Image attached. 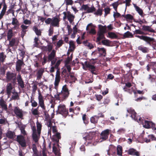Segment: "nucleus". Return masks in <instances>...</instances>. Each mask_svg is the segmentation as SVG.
<instances>
[{
	"instance_id": "nucleus-8",
	"label": "nucleus",
	"mask_w": 156,
	"mask_h": 156,
	"mask_svg": "<svg viewBox=\"0 0 156 156\" xmlns=\"http://www.w3.org/2000/svg\"><path fill=\"white\" fill-rule=\"evenodd\" d=\"M83 66L85 65L86 67L89 68L90 70L93 74H96V68L94 65H92L89 62H88L87 61H85L84 63H82Z\"/></svg>"
},
{
	"instance_id": "nucleus-45",
	"label": "nucleus",
	"mask_w": 156,
	"mask_h": 156,
	"mask_svg": "<svg viewBox=\"0 0 156 156\" xmlns=\"http://www.w3.org/2000/svg\"><path fill=\"white\" fill-rule=\"evenodd\" d=\"M6 57V56L4 54L3 52L0 53V62H4Z\"/></svg>"
},
{
	"instance_id": "nucleus-3",
	"label": "nucleus",
	"mask_w": 156,
	"mask_h": 156,
	"mask_svg": "<svg viewBox=\"0 0 156 156\" xmlns=\"http://www.w3.org/2000/svg\"><path fill=\"white\" fill-rule=\"evenodd\" d=\"M145 32L154 33L155 31L151 27V26L144 25L142 26V30L139 29L136 30L134 32V34L141 35L148 34L147 33Z\"/></svg>"
},
{
	"instance_id": "nucleus-31",
	"label": "nucleus",
	"mask_w": 156,
	"mask_h": 156,
	"mask_svg": "<svg viewBox=\"0 0 156 156\" xmlns=\"http://www.w3.org/2000/svg\"><path fill=\"white\" fill-rule=\"evenodd\" d=\"M117 154L119 156H122V147L120 145L117 146Z\"/></svg>"
},
{
	"instance_id": "nucleus-29",
	"label": "nucleus",
	"mask_w": 156,
	"mask_h": 156,
	"mask_svg": "<svg viewBox=\"0 0 156 156\" xmlns=\"http://www.w3.org/2000/svg\"><path fill=\"white\" fill-rule=\"evenodd\" d=\"M95 134V132H90L86 136L84 137L83 138L86 140H91L92 139Z\"/></svg>"
},
{
	"instance_id": "nucleus-14",
	"label": "nucleus",
	"mask_w": 156,
	"mask_h": 156,
	"mask_svg": "<svg viewBox=\"0 0 156 156\" xmlns=\"http://www.w3.org/2000/svg\"><path fill=\"white\" fill-rule=\"evenodd\" d=\"M13 111L17 117L21 119H23V112L22 109L18 107H16L14 109Z\"/></svg>"
},
{
	"instance_id": "nucleus-60",
	"label": "nucleus",
	"mask_w": 156,
	"mask_h": 156,
	"mask_svg": "<svg viewBox=\"0 0 156 156\" xmlns=\"http://www.w3.org/2000/svg\"><path fill=\"white\" fill-rule=\"evenodd\" d=\"M114 78V76L112 74H109L107 76V78L105 80V82L106 83L107 81L109 80H112Z\"/></svg>"
},
{
	"instance_id": "nucleus-23",
	"label": "nucleus",
	"mask_w": 156,
	"mask_h": 156,
	"mask_svg": "<svg viewBox=\"0 0 156 156\" xmlns=\"http://www.w3.org/2000/svg\"><path fill=\"white\" fill-rule=\"evenodd\" d=\"M116 148L114 146H112L107 151L108 154V155H111L113 156H115L116 155Z\"/></svg>"
},
{
	"instance_id": "nucleus-19",
	"label": "nucleus",
	"mask_w": 156,
	"mask_h": 156,
	"mask_svg": "<svg viewBox=\"0 0 156 156\" xmlns=\"http://www.w3.org/2000/svg\"><path fill=\"white\" fill-rule=\"evenodd\" d=\"M143 125L144 128L147 129H149L151 127H154L155 126V124L152 122L147 120H144V125Z\"/></svg>"
},
{
	"instance_id": "nucleus-43",
	"label": "nucleus",
	"mask_w": 156,
	"mask_h": 156,
	"mask_svg": "<svg viewBox=\"0 0 156 156\" xmlns=\"http://www.w3.org/2000/svg\"><path fill=\"white\" fill-rule=\"evenodd\" d=\"M133 5L136 11L140 15L142 16L143 14V10L139 7L137 6L136 4H134Z\"/></svg>"
},
{
	"instance_id": "nucleus-52",
	"label": "nucleus",
	"mask_w": 156,
	"mask_h": 156,
	"mask_svg": "<svg viewBox=\"0 0 156 156\" xmlns=\"http://www.w3.org/2000/svg\"><path fill=\"white\" fill-rule=\"evenodd\" d=\"M86 116V114H83L82 116V119L84 124H87L89 123V121L88 118H87Z\"/></svg>"
},
{
	"instance_id": "nucleus-16",
	"label": "nucleus",
	"mask_w": 156,
	"mask_h": 156,
	"mask_svg": "<svg viewBox=\"0 0 156 156\" xmlns=\"http://www.w3.org/2000/svg\"><path fill=\"white\" fill-rule=\"evenodd\" d=\"M46 42L48 43V44L47 46H43L42 49L44 51L46 52L48 51V52H50L53 50H52L53 48V46L52 43L49 42L48 41H46Z\"/></svg>"
},
{
	"instance_id": "nucleus-13",
	"label": "nucleus",
	"mask_w": 156,
	"mask_h": 156,
	"mask_svg": "<svg viewBox=\"0 0 156 156\" xmlns=\"http://www.w3.org/2000/svg\"><path fill=\"white\" fill-rule=\"evenodd\" d=\"M111 131V130L108 129L102 131L100 134V138L103 140H105L107 139Z\"/></svg>"
},
{
	"instance_id": "nucleus-57",
	"label": "nucleus",
	"mask_w": 156,
	"mask_h": 156,
	"mask_svg": "<svg viewBox=\"0 0 156 156\" xmlns=\"http://www.w3.org/2000/svg\"><path fill=\"white\" fill-rule=\"evenodd\" d=\"M111 9L109 7H106L104 9L105 12V16H107L108 14H110Z\"/></svg>"
},
{
	"instance_id": "nucleus-22",
	"label": "nucleus",
	"mask_w": 156,
	"mask_h": 156,
	"mask_svg": "<svg viewBox=\"0 0 156 156\" xmlns=\"http://www.w3.org/2000/svg\"><path fill=\"white\" fill-rule=\"evenodd\" d=\"M11 23L12 25H14V27L12 28V29H16L19 28L20 24L19 22L16 18H12V21Z\"/></svg>"
},
{
	"instance_id": "nucleus-48",
	"label": "nucleus",
	"mask_w": 156,
	"mask_h": 156,
	"mask_svg": "<svg viewBox=\"0 0 156 156\" xmlns=\"http://www.w3.org/2000/svg\"><path fill=\"white\" fill-rule=\"evenodd\" d=\"M32 136L33 140L35 143L37 142L38 141L39 138L37 134V133H32Z\"/></svg>"
},
{
	"instance_id": "nucleus-33",
	"label": "nucleus",
	"mask_w": 156,
	"mask_h": 156,
	"mask_svg": "<svg viewBox=\"0 0 156 156\" xmlns=\"http://www.w3.org/2000/svg\"><path fill=\"white\" fill-rule=\"evenodd\" d=\"M98 119V116L94 115L91 117L90 118V121L91 123L95 125L97 123Z\"/></svg>"
},
{
	"instance_id": "nucleus-59",
	"label": "nucleus",
	"mask_w": 156,
	"mask_h": 156,
	"mask_svg": "<svg viewBox=\"0 0 156 156\" xmlns=\"http://www.w3.org/2000/svg\"><path fill=\"white\" fill-rule=\"evenodd\" d=\"M30 102L31 103V106L33 107H36L37 105V102L33 99H31Z\"/></svg>"
},
{
	"instance_id": "nucleus-26",
	"label": "nucleus",
	"mask_w": 156,
	"mask_h": 156,
	"mask_svg": "<svg viewBox=\"0 0 156 156\" xmlns=\"http://www.w3.org/2000/svg\"><path fill=\"white\" fill-rule=\"evenodd\" d=\"M105 33L99 31L97 33V35L98 36L96 39V42H98L101 40L105 39Z\"/></svg>"
},
{
	"instance_id": "nucleus-27",
	"label": "nucleus",
	"mask_w": 156,
	"mask_h": 156,
	"mask_svg": "<svg viewBox=\"0 0 156 156\" xmlns=\"http://www.w3.org/2000/svg\"><path fill=\"white\" fill-rule=\"evenodd\" d=\"M152 141H156V137L153 135H149L148 136V138L146 137L144 138V140L147 143L150 142L151 140Z\"/></svg>"
},
{
	"instance_id": "nucleus-2",
	"label": "nucleus",
	"mask_w": 156,
	"mask_h": 156,
	"mask_svg": "<svg viewBox=\"0 0 156 156\" xmlns=\"http://www.w3.org/2000/svg\"><path fill=\"white\" fill-rule=\"evenodd\" d=\"M69 92L67 85H64L62 88L61 92L57 93L54 97L56 100H63L67 98L69 96Z\"/></svg>"
},
{
	"instance_id": "nucleus-56",
	"label": "nucleus",
	"mask_w": 156,
	"mask_h": 156,
	"mask_svg": "<svg viewBox=\"0 0 156 156\" xmlns=\"http://www.w3.org/2000/svg\"><path fill=\"white\" fill-rule=\"evenodd\" d=\"M11 99L13 100H19L20 96L18 93H16V94L12 95Z\"/></svg>"
},
{
	"instance_id": "nucleus-62",
	"label": "nucleus",
	"mask_w": 156,
	"mask_h": 156,
	"mask_svg": "<svg viewBox=\"0 0 156 156\" xmlns=\"http://www.w3.org/2000/svg\"><path fill=\"white\" fill-rule=\"evenodd\" d=\"M150 66H153V69L154 72L156 73V62H152L150 63Z\"/></svg>"
},
{
	"instance_id": "nucleus-20",
	"label": "nucleus",
	"mask_w": 156,
	"mask_h": 156,
	"mask_svg": "<svg viewBox=\"0 0 156 156\" xmlns=\"http://www.w3.org/2000/svg\"><path fill=\"white\" fill-rule=\"evenodd\" d=\"M0 106L2 110L7 112L8 108L6 103L2 98H1L0 99Z\"/></svg>"
},
{
	"instance_id": "nucleus-37",
	"label": "nucleus",
	"mask_w": 156,
	"mask_h": 156,
	"mask_svg": "<svg viewBox=\"0 0 156 156\" xmlns=\"http://www.w3.org/2000/svg\"><path fill=\"white\" fill-rule=\"evenodd\" d=\"M82 43L85 46L88 47L90 49L94 48L93 45L90 43L88 42L87 40L83 41Z\"/></svg>"
},
{
	"instance_id": "nucleus-39",
	"label": "nucleus",
	"mask_w": 156,
	"mask_h": 156,
	"mask_svg": "<svg viewBox=\"0 0 156 156\" xmlns=\"http://www.w3.org/2000/svg\"><path fill=\"white\" fill-rule=\"evenodd\" d=\"M13 36L12 29H9L7 34V40H9L12 39Z\"/></svg>"
},
{
	"instance_id": "nucleus-24",
	"label": "nucleus",
	"mask_w": 156,
	"mask_h": 156,
	"mask_svg": "<svg viewBox=\"0 0 156 156\" xmlns=\"http://www.w3.org/2000/svg\"><path fill=\"white\" fill-rule=\"evenodd\" d=\"M44 72V68H41L39 69L37 71L36 74L37 80H40L42 78V77Z\"/></svg>"
},
{
	"instance_id": "nucleus-18",
	"label": "nucleus",
	"mask_w": 156,
	"mask_h": 156,
	"mask_svg": "<svg viewBox=\"0 0 156 156\" xmlns=\"http://www.w3.org/2000/svg\"><path fill=\"white\" fill-rule=\"evenodd\" d=\"M137 49L145 54L148 53L150 51V49L148 48L145 47L143 45H141L138 46Z\"/></svg>"
},
{
	"instance_id": "nucleus-40",
	"label": "nucleus",
	"mask_w": 156,
	"mask_h": 156,
	"mask_svg": "<svg viewBox=\"0 0 156 156\" xmlns=\"http://www.w3.org/2000/svg\"><path fill=\"white\" fill-rule=\"evenodd\" d=\"M18 127L21 131V133L24 136L26 135L27 133L25 130V126L23 125H19Z\"/></svg>"
},
{
	"instance_id": "nucleus-5",
	"label": "nucleus",
	"mask_w": 156,
	"mask_h": 156,
	"mask_svg": "<svg viewBox=\"0 0 156 156\" xmlns=\"http://www.w3.org/2000/svg\"><path fill=\"white\" fill-rule=\"evenodd\" d=\"M38 100L39 106H40L42 109L43 112L45 115L47 114V111L44 103V97L41 93H39L38 97Z\"/></svg>"
},
{
	"instance_id": "nucleus-41",
	"label": "nucleus",
	"mask_w": 156,
	"mask_h": 156,
	"mask_svg": "<svg viewBox=\"0 0 156 156\" xmlns=\"http://www.w3.org/2000/svg\"><path fill=\"white\" fill-rule=\"evenodd\" d=\"M94 14L96 16H101L103 14V9L102 8H100L99 7L96 11L94 12Z\"/></svg>"
},
{
	"instance_id": "nucleus-51",
	"label": "nucleus",
	"mask_w": 156,
	"mask_h": 156,
	"mask_svg": "<svg viewBox=\"0 0 156 156\" xmlns=\"http://www.w3.org/2000/svg\"><path fill=\"white\" fill-rule=\"evenodd\" d=\"M101 27L99 28V31L105 34L106 33L107 26L106 25L103 26L102 25H99Z\"/></svg>"
},
{
	"instance_id": "nucleus-61",
	"label": "nucleus",
	"mask_w": 156,
	"mask_h": 156,
	"mask_svg": "<svg viewBox=\"0 0 156 156\" xmlns=\"http://www.w3.org/2000/svg\"><path fill=\"white\" fill-rule=\"evenodd\" d=\"M133 19V17L131 15L127 14L126 15V20H132Z\"/></svg>"
},
{
	"instance_id": "nucleus-49",
	"label": "nucleus",
	"mask_w": 156,
	"mask_h": 156,
	"mask_svg": "<svg viewBox=\"0 0 156 156\" xmlns=\"http://www.w3.org/2000/svg\"><path fill=\"white\" fill-rule=\"evenodd\" d=\"M32 150L34 152V154L36 155H38V151L37 150L36 146L35 144H33L32 145Z\"/></svg>"
},
{
	"instance_id": "nucleus-28",
	"label": "nucleus",
	"mask_w": 156,
	"mask_h": 156,
	"mask_svg": "<svg viewBox=\"0 0 156 156\" xmlns=\"http://www.w3.org/2000/svg\"><path fill=\"white\" fill-rule=\"evenodd\" d=\"M97 50L99 52L100 56L103 57H105L106 54V50L104 48H100L98 47Z\"/></svg>"
},
{
	"instance_id": "nucleus-54",
	"label": "nucleus",
	"mask_w": 156,
	"mask_h": 156,
	"mask_svg": "<svg viewBox=\"0 0 156 156\" xmlns=\"http://www.w3.org/2000/svg\"><path fill=\"white\" fill-rule=\"evenodd\" d=\"M60 80V77L55 76L54 85L55 87L58 86Z\"/></svg>"
},
{
	"instance_id": "nucleus-10",
	"label": "nucleus",
	"mask_w": 156,
	"mask_h": 156,
	"mask_svg": "<svg viewBox=\"0 0 156 156\" xmlns=\"http://www.w3.org/2000/svg\"><path fill=\"white\" fill-rule=\"evenodd\" d=\"M16 141L22 147H26V140L23 136L22 135H18L16 137Z\"/></svg>"
},
{
	"instance_id": "nucleus-35",
	"label": "nucleus",
	"mask_w": 156,
	"mask_h": 156,
	"mask_svg": "<svg viewBox=\"0 0 156 156\" xmlns=\"http://www.w3.org/2000/svg\"><path fill=\"white\" fill-rule=\"evenodd\" d=\"M62 76L65 78L66 81H67L69 76V74L67 73V70L66 69H64L62 72Z\"/></svg>"
},
{
	"instance_id": "nucleus-32",
	"label": "nucleus",
	"mask_w": 156,
	"mask_h": 156,
	"mask_svg": "<svg viewBox=\"0 0 156 156\" xmlns=\"http://www.w3.org/2000/svg\"><path fill=\"white\" fill-rule=\"evenodd\" d=\"M125 68L126 70V73H128L130 71V69L133 66V64L131 63H128L125 64L124 65Z\"/></svg>"
},
{
	"instance_id": "nucleus-21",
	"label": "nucleus",
	"mask_w": 156,
	"mask_h": 156,
	"mask_svg": "<svg viewBox=\"0 0 156 156\" xmlns=\"http://www.w3.org/2000/svg\"><path fill=\"white\" fill-rule=\"evenodd\" d=\"M12 83H8L6 86V92L8 96L10 95L11 91L13 88H14L12 86Z\"/></svg>"
},
{
	"instance_id": "nucleus-42",
	"label": "nucleus",
	"mask_w": 156,
	"mask_h": 156,
	"mask_svg": "<svg viewBox=\"0 0 156 156\" xmlns=\"http://www.w3.org/2000/svg\"><path fill=\"white\" fill-rule=\"evenodd\" d=\"M37 83L38 82L36 81L34 82L33 85L32 86V92L34 94L35 93L36 90L38 89Z\"/></svg>"
},
{
	"instance_id": "nucleus-44",
	"label": "nucleus",
	"mask_w": 156,
	"mask_h": 156,
	"mask_svg": "<svg viewBox=\"0 0 156 156\" xmlns=\"http://www.w3.org/2000/svg\"><path fill=\"white\" fill-rule=\"evenodd\" d=\"M123 37L124 38L129 37H133V36L131 33L129 31H127L124 34Z\"/></svg>"
},
{
	"instance_id": "nucleus-12",
	"label": "nucleus",
	"mask_w": 156,
	"mask_h": 156,
	"mask_svg": "<svg viewBox=\"0 0 156 156\" xmlns=\"http://www.w3.org/2000/svg\"><path fill=\"white\" fill-rule=\"evenodd\" d=\"M60 18L59 16H55L52 19V21L51 25L54 27H58L59 26Z\"/></svg>"
},
{
	"instance_id": "nucleus-25",
	"label": "nucleus",
	"mask_w": 156,
	"mask_h": 156,
	"mask_svg": "<svg viewBox=\"0 0 156 156\" xmlns=\"http://www.w3.org/2000/svg\"><path fill=\"white\" fill-rule=\"evenodd\" d=\"M127 112L131 115V117L133 119H136V113L134 110L132 108H128L127 109Z\"/></svg>"
},
{
	"instance_id": "nucleus-7",
	"label": "nucleus",
	"mask_w": 156,
	"mask_h": 156,
	"mask_svg": "<svg viewBox=\"0 0 156 156\" xmlns=\"http://www.w3.org/2000/svg\"><path fill=\"white\" fill-rule=\"evenodd\" d=\"M80 10H84L86 11L85 13H93L96 11V9L94 7L93 5L91 7H89L87 4H83L81 6L80 9Z\"/></svg>"
},
{
	"instance_id": "nucleus-55",
	"label": "nucleus",
	"mask_w": 156,
	"mask_h": 156,
	"mask_svg": "<svg viewBox=\"0 0 156 156\" xmlns=\"http://www.w3.org/2000/svg\"><path fill=\"white\" fill-rule=\"evenodd\" d=\"M101 43L104 45H105L108 46H110V41H109L108 40L106 39L103 40L101 41Z\"/></svg>"
},
{
	"instance_id": "nucleus-47",
	"label": "nucleus",
	"mask_w": 156,
	"mask_h": 156,
	"mask_svg": "<svg viewBox=\"0 0 156 156\" xmlns=\"http://www.w3.org/2000/svg\"><path fill=\"white\" fill-rule=\"evenodd\" d=\"M136 119H134V120L137 121L138 123L144 125V120L143 119L140 117L136 116Z\"/></svg>"
},
{
	"instance_id": "nucleus-63",
	"label": "nucleus",
	"mask_w": 156,
	"mask_h": 156,
	"mask_svg": "<svg viewBox=\"0 0 156 156\" xmlns=\"http://www.w3.org/2000/svg\"><path fill=\"white\" fill-rule=\"evenodd\" d=\"M47 58L48 57L45 55L44 56L42 60V65H44L47 62Z\"/></svg>"
},
{
	"instance_id": "nucleus-30",
	"label": "nucleus",
	"mask_w": 156,
	"mask_h": 156,
	"mask_svg": "<svg viewBox=\"0 0 156 156\" xmlns=\"http://www.w3.org/2000/svg\"><path fill=\"white\" fill-rule=\"evenodd\" d=\"M67 18L68 20L69 21V22L71 23L74 20V19L75 18V16L71 13V12L69 11H68L67 12Z\"/></svg>"
},
{
	"instance_id": "nucleus-15",
	"label": "nucleus",
	"mask_w": 156,
	"mask_h": 156,
	"mask_svg": "<svg viewBox=\"0 0 156 156\" xmlns=\"http://www.w3.org/2000/svg\"><path fill=\"white\" fill-rule=\"evenodd\" d=\"M9 41V43L8 45V47H13L14 46H17L19 43L17 38H13L9 40H7ZM14 49V48H12Z\"/></svg>"
},
{
	"instance_id": "nucleus-38",
	"label": "nucleus",
	"mask_w": 156,
	"mask_h": 156,
	"mask_svg": "<svg viewBox=\"0 0 156 156\" xmlns=\"http://www.w3.org/2000/svg\"><path fill=\"white\" fill-rule=\"evenodd\" d=\"M15 134L14 132L10 131L6 133V136L9 138L12 139L14 138Z\"/></svg>"
},
{
	"instance_id": "nucleus-17",
	"label": "nucleus",
	"mask_w": 156,
	"mask_h": 156,
	"mask_svg": "<svg viewBox=\"0 0 156 156\" xmlns=\"http://www.w3.org/2000/svg\"><path fill=\"white\" fill-rule=\"evenodd\" d=\"M126 152L129 155L135 156H140L139 152L133 148H130Z\"/></svg>"
},
{
	"instance_id": "nucleus-11",
	"label": "nucleus",
	"mask_w": 156,
	"mask_h": 156,
	"mask_svg": "<svg viewBox=\"0 0 156 156\" xmlns=\"http://www.w3.org/2000/svg\"><path fill=\"white\" fill-rule=\"evenodd\" d=\"M17 60L16 62V71L20 72L22 67L25 65V63L23 59H18V58H17Z\"/></svg>"
},
{
	"instance_id": "nucleus-36",
	"label": "nucleus",
	"mask_w": 156,
	"mask_h": 156,
	"mask_svg": "<svg viewBox=\"0 0 156 156\" xmlns=\"http://www.w3.org/2000/svg\"><path fill=\"white\" fill-rule=\"evenodd\" d=\"M33 30L35 32L36 34L38 36H41V32L40 30H39L37 27L34 26L33 27Z\"/></svg>"
},
{
	"instance_id": "nucleus-58",
	"label": "nucleus",
	"mask_w": 156,
	"mask_h": 156,
	"mask_svg": "<svg viewBox=\"0 0 156 156\" xmlns=\"http://www.w3.org/2000/svg\"><path fill=\"white\" fill-rule=\"evenodd\" d=\"M63 44V40H59L58 41L56 44L57 47L58 48H59Z\"/></svg>"
},
{
	"instance_id": "nucleus-1",
	"label": "nucleus",
	"mask_w": 156,
	"mask_h": 156,
	"mask_svg": "<svg viewBox=\"0 0 156 156\" xmlns=\"http://www.w3.org/2000/svg\"><path fill=\"white\" fill-rule=\"evenodd\" d=\"M6 75L7 80L11 82L13 85L16 84L17 80L19 86L22 89L24 88V83L20 73H19L16 77V73L8 71L7 72Z\"/></svg>"
},
{
	"instance_id": "nucleus-34",
	"label": "nucleus",
	"mask_w": 156,
	"mask_h": 156,
	"mask_svg": "<svg viewBox=\"0 0 156 156\" xmlns=\"http://www.w3.org/2000/svg\"><path fill=\"white\" fill-rule=\"evenodd\" d=\"M37 130V132L38 135L40 136L41 133V131L42 128V125L41 123L37 121L36 122Z\"/></svg>"
},
{
	"instance_id": "nucleus-9",
	"label": "nucleus",
	"mask_w": 156,
	"mask_h": 156,
	"mask_svg": "<svg viewBox=\"0 0 156 156\" xmlns=\"http://www.w3.org/2000/svg\"><path fill=\"white\" fill-rule=\"evenodd\" d=\"M56 51L53 49L48 56V62L51 61V64L52 65H54L56 62L55 60L53 59L56 56Z\"/></svg>"
},
{
	"instance_id": "nucleus-4",
	"label": "nucleus",
	"mask_w": 156,
	"mask_h": 156,
	"mask_svg": "<svg viewBox=\"0 0 156 156\" xmlns=\"http://www.w3.org/2000/svg\"><path fill=\"white\" fill-rule=\"evenodd\" d=\"M135 36L136 37L143 40L151 46H152L154 45L155 42V41L154 38L149 37L144 35H136Z\"/></svg>"
},
{
	"instance_id": "nucleus-50",
	"label": "nucleus",
	"mask_w": 156,
	"mask_h": 156,
	"mask_svg": "<svg viewBox=\"0 0 156 156\" xmlns=\"http://www.w3.org/2000/svg\"><path fill=\"white\" fill-rule=\"evenodd\" d=\"M108 35L109 37L112 39L115 38H117V35L114 33L112 32H109L108 33Z\"/></svg>"
},
{
	"instance_id": "nucleus-53",
	"label": "nucleus",
	"mask_w": 156,
	"mask_h": 156,
	"mask_svg": "<svg viewBox=\"0 0 156 156\" xmlns=\"http://www.w3.org/2000/svg\"><path fill=\"white\" fill-rule=\"evenodd\" d=\"M121 4L122 3H119L117 1L114 2L112 4V5L113 6V8L115 9V10L116 12H117V9L118 5L119 4Z\"/></svg>"
},
{
	"instance_id": "nucleus-46",
	"label": "nucleus",
	"mask_w": 156,
	"mask_h": 156,
	"mask_svg": "<svg viewBox=\"0 0 156 156\" xmlns=\"http://www.w3.org/2000/svg\"><path fill=\"white\" fill-rule=\"evenodd\" d=\"M40 106L39 105L36 108L33 109L32 108V110L31 111L32 113L34 115H38L39 114V112L38 111L39 108Z\"/></svg>"
},
{
	"instance_id": "nucleus-6",
	"label": "nucleus",
	"mask_w": 156,
	"mask_h": 156,
	"mask_svg": "<svg viewBox=\"0 0 156 156\" xmlns=\"http://www.w3.org/2000/svg\"><path fill=\"white\" fill-rule=\"evenodd\" d=\"M58 112L66 118L69 114L68 110L64 105L60 104L58 107Z\"/></svg>"
},
{
	"instance_id": "nucleus-64",
	"label": "nucleus",
	"mask_w": 156,
	"mask_h": 156,
	"mask_svg": "<svg viewBox=\"0 0 156 156\" xmlns=\"http://www.w3.org/2000/svg\"><path fill=\"white\" fill-rule=\"evenodd\" d=\"M126 130L122 128L118 130L117 131V133L119 134H121L122 133H124L125 132Z\"/></svg>"
}]
</instances>
